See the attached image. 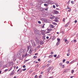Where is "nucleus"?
Listing matches in <instances>:
<instances>
[{"instance_id": "obj_3", "label": "nucleus", "mask_w": 78, "mask_h": 78, "mask_svg": "<svg viewBox=\"0 0 78 78\" xmlns=\"http://www.w3.org/2000/svg\"><path fill=\"white\" fill-rule=\"evenodd\" d=\"M60 41H61V40L60 39H57L58 42H57L56 44L57 46H58V45L60 44Z\"/></svg>"}, {"instance_id": "obj_37", "label": "nucleus", "mask_w": 78, "mask_h": 78, "mask_svg": "<svg viewBox=\"0 0 78 78\" xmlns=\"http://www.w3.org/2000/svg\"><path fill=\"white\" fill-rule=\"evenodd\" d=\"M54 57H55V58H56V56H57V55H54Z\"/></svg>"}, {"instance_id": "obj_12", "label": "nucleus", "mask_w": 78, "mask_h": 78, "mask_svg": "<svg viewBox=\"0 0 78 78\" xmlns=\"http://www.w3.org/2000/svg\"><path fill=\"white\" fill-rule=\"evenodd\" d=\"M2 66V61H0V68H1Z\"/></svg>"}, {"instance_id": "obj_58", "label": "nucleus", "mask_w": 78, "mask_h": 78, "mask_svg": "<svg viewBox=\"0 0 78 78\" xmlns=\"http://www.w3.org/2000/svg\"><path fill=\"white\" fill-rule=\"evenodd\" d=\"M51 55H53V51H52L51 53Z\"/></svg>"}, {"instance_id": "obj_27", "label": "nucleus", "mask_w": 78, "mask_h": 78, "mask_svg": "<svg viewBox=\"0 0 78 78\" xmlns=\"http://www.w3.org/2000/svg\"><path fill=\"white\" fill-rule=\"evenodd\" d=\"M70 0H69L67 3V4L69 5L70 3Z\"/></svg>"}, {"instance_id": "obj_45", "label": "nucleus", "mask_w": 78, "mask_h": 78, "mask_svg": "<svg viewBox=\"0 0 78 78\" xmlns=\"http://www.w3.org/2000/svg\"><path fill=\"white\" fill-rule=\"evenodd\" d=\"M41 76H42V75H41L39 76V78H41Z\"/></svg>"}, {"instance_id": "obj_21", "label": "nucleus", "mask_w": 78, "mask_h": 78, "mask_svg": "<svg viewBox=\"0 0 78 78\" xmlns=\"http://www.w3.org/2000/svg\"><path fill=\"white\" fill-rule=\"evenodd\" d=\"M41 47V45H38L37 47V48H39Z\"/></svg>"}, {"instance_id": "obj_23", "label": "nucleus", "mask_w": 78, "mask_h": 78, "mask_svg": "<svg viewBox=\"0 0 78 78\" xmlns=\"http://www.w3.org/2000/svg\"><path fill=\"white\" fill-rule=\"evenodd\" d=\"M53 56L52 55H51L48 56V58H51L53 57Z\"/></svg>"}, {"instance_id": "obj_43", "label": "nucleus", "mask_w": 78, "mask_h": 78, "mask_svg": "<svg viewBox=\"0 0 78 78\" xmlns=\"http://www.w3.org/2000/svg\"><path fill=\"white\" fill-rule=\"evenodd\" d=\"M43 39H45V36H43Z\"/></svg>"}, {"instance_id": "obj_16", "label": "nucleus", "mask_w": 78, "mask_h": 78, "mask_svg": "<svg viewBox=\"0 0 78 78\" xmlns=\"http://www.w3.org/2000/svg\"><path fill=\"white\" fill-rule=\"evenodd\" d=\"M47 31H53V29L50 28L48 29H47Z\"/></svg>"}, {"instance_id": "obj_44", "label": "nucleus", "mask_w": 78, "mask_h": 78, "mask_svg": "<svg viewBox=\"0 0 78 78\" xmlns=\"http://www.w3.org/2000/svg\"><path fill=\"white\" fill-rule=\"evenodd\" d=\"M68 51L70 52V48H69L68 50Z\"/></svg>"}, {"instance_id": "obj_25", "label": "nucleus", "mask_w": 78, "mask_h": 78, "mask_svg": "<svg viewBox=\"0 0 78 78\" xmlns=\"http://www.w3.org/2000/svg\"><path fill=\"white\" fill-rule=\"evenodd\" d=\"M54 21H55V22H58V20H57V19H55L54 20Z\"/></svg>"}, {"instance_id": "obj_1", "label": "nucleus", "mask_w": 78, "mask_h": 78, "mask_svg": "<svg viewBox=\"0 0 78 78\" xmlns=\"http://www.w3.org/2000/svg\"><path fill=\"white\" fill-rule=\"evenodd\" d=\"M14 73H15V71H14V69L10 73V76L13 75L14 74Z\"/></svg>"}, {"instance_id": "obj_63", "label": "nucleus", "mask_w": 78, "mask_h": 78, "mask_svg": "<svg viewBox=\"0 0 78 78\" xmlns=\"http://www.w3.org/2000/svg\"><path fill=\"white\" fill-rule=\"evenodd\" d=\"M49 78H53V76H51L49 77Z\"/></svg>"}, {"instance_id": "obj_35", "label": "nucleus", "mask_w": 78, "mask_h": 78, "mask_svg": "<svg viewBox=\"0 0 78 78\" xmlns=\"http://www.w3.org/2000/svg\"><path fill=\"white\" fill-rule=\"evenodd\" d=\"M50 66V64L48 63L47 65V67H49Z\"/></svg>"}, {"instance_id": "obj_15", "label": "nucleus", "mask_w": 78, "mask_h": 78, "mask_svg": "<svg viewBox=\"0 0 78 78\" xmlns=\"http://www.w3.org/2000/svg\"><path fill=\"white\" fill-rule=\"evenodd\" d=\"M55 16H53L52 17H50V19H51L52 20H53V19H54V18H55Z\"/></svg>"}, {"instance_id": "obj_38", "label": "nucleus", "mask_w": 78, "mask_h": 78, "mask_svg": "<svg viewBox=\"0 0 78 78\" xmlns=\"http://www.w3.org/2000/svg\"><path fill=\"white\" fill-rule=\"evenodd\" d=\"M56 5V6L57 7H58V6H59V5L57 4H55Z\"/></svg>"}, {"instance_id": "obj_22", "label": "nucleus", "mask_w": 78, "mask_h": 78, "mask_svg": "<svg viewBox=\"0 0 78 78\" xmlns=\"http://www.w3.org/2000/svg\"><path fill=\"white\" fill-rule=\"evenodd\" d=\"M74 62H75V61H72V62H71L70 63V64H73V63H74Z\"/></svg>"}, {"instance_id": "obj_52", "label": "nucleus", "mask_w": 78, "mask_h": 78, "mask_svg": "<svg viewBox=\"0 0 78 78\" xmlns=\"http://www.w3.org/2000/svg\"><path fill=\"white\" fill-rule=\"evenodd\" d=\"M22 56L23 58H25V55H22Z\"/></svg>"}, {"instance_id": "obj_53", "label": "nucleus", "mask_w": 78, "mask_h": 78, "mask_svg": "<svg viewBox=\"0 0 78 78\" xmlns=\"http://www.w3.org/2000/svg\"><path fill=\"white\" fill-rule=\"evenodd\" d=\"M26 70H27V69L26 68H25L23 70V71H25Z\"/></svg>"}, {"instance_id": "obj_11", "label": "nucleus", "mask_w": 78, "mask_h": 78, "mask_svg": "<svg viewBox=\"0 0 78 78\" xmlns=\"http://www.w3.org/2000/svg\"><path fill=\"white\" fill-rule=\"evenodd\" d=\"M54 13L55 14H58L59 13V12L57 11H54Z\"/></svg>"}, {"instance_id": "obj_61", "label": "nucleus", "mask_w": 78, "mask_h": 78, "mask_svg": "<svg viewBox=\"0 0 78 78\" xmlns=\"http://www.w3.org/2000/svg\"><path fill=\"white\" fill-rule=\"evenodd\" d=\"M76 40H73L74 42H76Z\"/></svg>"}, {"instance_id": "obj_57", "label": "nucleus", "mask_w": 78, "mask_h": 78, "mask_svg": "<svg viewBox=\"0 0 78 78\" xmlns=\"http://www.w3.org/2000/svg\"><path fill=\"white\" fill-rule=\"evenodd\" d=\"M67 56H69V54L67 53Z\"/></svg>"}, {"instance_id": "obj_42", "label": "nucleus", "mask_w": 78, "mask_h": 78, "mask_svg": "<svg viewBox=\"0 0 78 78\" xmlns=\"http://www.w3.org/2000/svg\"><path fill=\"white\" fill-rule=\"evenodd\" d=\"M45 11H48V8H47L46 9H45Z\"/></svg>"}, {"instance_id": "obj_46", "label": "nucleus", "mask_w": 78, "mask_h": 78, "mask_svg": "<svg viewBox=\"0 0 78 78\" xmlns=\"http://www.w3.org/2000/svg\"><path fill=\"white\" fill-rule=\"evenodd\" d=\"M37 77V75H36L34 76V78H36Z\"/></svg>"}, {"instance_id": "obj_9", "label": "nucleus", "mask_w": 78, "mask_h": 78, "mask_svg": "<svg viewBox=\"0 0 78 78\" xmlns=\"http://www.w3.org/2000/svg\"><path fill=\"white\" fill-rule=\"evenodd\" d=\"M67 71H68V69H66L63 72V73H67Z\"/></svg>"}, {"instance_id": "obj_31", "label": "nucleus", "mask_w": 78, "mask_h": 78, "mask_svg": "<svg viewBox=\"0 0 78 78\" xmlns=\"http://www.w3.org/2000/svg\"><path fill=\"white\" fill-rule=\"evenodd\" d=\"M74 73V70H73L71 71V73Z\"/></svg>"}, {"instance_id": "obj_4", "label": "nucleus", "mask_w": 78, "mask_h": 78, "mask_svg": "<svg viewBox=\"0 0 78 78\" xmlns=\"http://www.w3.org/2000/svg\"><path fill=\"white\" fill-rule=\"evenodd\" d=\"M41 32L42 35L45 34V30H41Z\"/></svg>"}, {"instance_id": "obj_62", "label": "nucleus", "mask_w": 78, "mask_h": 78, "mask_svg": "<svg viewBox=\"0 0 78 78\" xmlns=\"http://www.w3.org/2000/svg\"><path fill=\"white\" fill-rule=\"evenodd\" d=\"M73 2H74L73 1H71V3H73Z\"/></svg>"}, {"instance_id": "obj_36", "label": "nucleus", "mask_w": 78, "mask_h": 78, "mask_svg": "<svg viewBox=\"0 0 78 78\" xmlns=\"http://www.w3.org/2000/svg\"><path fill=\"white\" fill-rule=\"evenodd\" d=\"M20 70V68L17 71V72H18Z\"/></svg>"}, {"instance_id": "obj_28", "label": "nucleus", "mask_w": 78, "mask_h": 78, "mask_svg": "<svg viewBox=\"0 0 78 78\" xmlns=\"http://www.w3.org/2000/svg\"><path fill=\"white\" fill-rule=\"evenodd\" d=\"M8 69H7L5 70L4 71V72H7V71H8Z\"/></svg>"}, {"instance_id": "obj_8", "label": "nucleus", "mask_w": 78, "mask_h": 78, "mask_svg": "<svg viewBox=\"0 0 78 78\" xmlns=\"http://www.w3.org/2000/svg\"><path fill=\"white\" fill-rule=\"evenodd\" d=\"M50 27L51 28H54V27H55V26H53V25L52 24L50 25Z\"/></svg>"}, {"instance_id": "obj_26", "label": "nucleus", "mask_w": 78, "mask_h": 78, "mask_svg": "<svg viewBox=\"0 0 78 78\" xmlns=\"http://www.w3.org/2000/svg\"><path fill=\"white\" fill-rule=\"evenodd\" d=\"M37 58V56H34L33 57V58L34 59H35L36 58Z\"/></svg>"}, {"instance_id": "obj_34", "label": "nucleus", "mask_w": 78, "mask_h": 78, "mask_svg": "<svg viewBox=\"0 0 78 78\" xmlns=\"http://www.w3.org/2000/svg\"><path fill=\"white\" fill-rule=\"evenodd\" d=\"M44 6H48V5H47V4H44Z\"/></svg>"}, {"instance_id": "obj_50", "label": "nucleus", "mask_w": 78, "mask_h": 78, "mask_svg": "<svg viewBox=\"0 0 78 78\" xmlns=\"http://www.w3.org/2000/svg\"><path fill=\"white\" fill-rule=\"evenodd\" d=\"M67 8L68 9H70V8H69V6H67Z\"/></svg>"}, {"instance_id": "obj_7", "label": "nucleus", "mask_w": 78, "mask_h": 78, "mask_svg": "<svg viewBox=\"0 0 78 78\" xmlns=\"http://www.w3.org/2000/svg\"><path fill=\"white\" fill-rule=\"evenodd\" d=\"M35 41L37 44H39V39H36Z\"/></svg>"}, {"instance_id": "obj_29", "label": "nucleus", "mask_w": 78, "mask_h": 78, "mask_svg": "<svg viewBox=\"0 0 78 78\" xmlns=\"http://www.w3.org/2000/svg\"><path fill=\"white\" fill-rule=\"evenodd\" d=\"M60 56L59 55H58L56 57V59H58V58Z\"/></svg>"}, {"instance_id": "obj_56", "label": "nucleus", "mask_w": 78, "mask_h": 78, "mask_svg": "<svg viewBox=\"0 0 78 78\" xmlns=\"http://www.w3.org/2000/svg\"><path fill=\"white\" fill-rule=\"evenodd\" d=\"M53 8H55V5H53Z\"/></svg>"}, {"instance_id": "obj_13", "label": "nucleus", "mask_w": 78, "mask_h": 78, "mask_svg": "<svg viewBox=\"0 0 78 78\" xmlns=\"http://www.w3.org/2000/svg\"><path fill=\"white\" fill-rule=\"evenodd\" d=\"M29 53L30 54H31V53H32V50H31V49H30V50L29 51Z\"/></svg>"}, {"instance_id": "obj_14", "label": "nucleus", "mask_w": 78, "mask_h": 78, "mask_svg": "<svg viewBox=\"0 0 78 78\" xmlns=\"http://www.w3.org/2000/svg\"><path fill=\"white\" fill-rule=\"evenodd\" d=\"M7 67V65H5L3 66L2 68L3 69H5V68L6 67Z\"/></svg>"}, {"instance_id": "obj_47", "label": "nucleus", "mask_w": 78, "mask_h": 78, "mask_svg": "<svg viewBox=\"0 0 78 78\" xmlns=\"http://www.w3.org/2000/svg\"><path fill=\"white\" fill-rule=\"evenodd\" d=\"M66 64H69V61H67L66 62Z\"/></svg>"}, {"instance_id": "obj_30", "label": "nucleus", "mask_w": 78, "mask_h": 78, "mask_svg": "<svg viewBox=\"0 0 78 78\" xmlns=\"http://www.w3.org/2000/svg\"><path fill=\"white\" fill-rule=\"evenodd\" d=\"M59 65L60 66H62V63H60L59 64Z\"/></svg>"}, {"instance_id": "obj_41", "label": "nucleus", "mask_w": 78, "mask_h": 78, "mask_svg": "<svg viewBox=\"0 0 78 78\" xmlns=\"http://www.w3.org/2000/svg\"><path fill=\"white\" fill-rule=\"evenodd\" d=\"M38 66H39V65L38 64H37L36 65V68H38Z\"/></svg>"}, {"instance_id": "obj_40", "label": "nucleus", "mask_w": 78, "mask_h": 78, "mask_svg": "<svg viewBox=\"0 0 78 78\" xmlns=\"http://www.w3.org/2000/svg\"><path fill=\"white\" fill-rule=\"evenodd\" d=\"M23 68H25V67H26V66H25V65H24L23 66Z\"/></svg>"}, {"instance_id": "obj_32", "label": "nucleus", "mask_w": 78, "mask_h": 78, "mask_svg": "<svg viewBox=\"0 0 78 78\" xmlns=\"http://www.w3.org/2000/svg\"><path fill=\"white\" fill-rule=\"evenodd\" d=\"M53 25H57V23H53Z\"/></svg>"}, {"instance_id": "obj_17", "label": "nucleus", "mask_w": 78, "mask_h": 78, "mask_svg": "<svg viewBox=\"0 0 78 78\" xmlns=\"http://www.w3.org/2000/svg\"><path fill=\"white\" fill-rule=\"evenodd\" d=\"M22 71H23V69H21L20 70V72H18V73L19 74H20V73H21V72H22Z\"/></svg>"}, {"instance_id": "obj_39", "label": "nucleus", "mask_w": 78, "mask_h": 78, "mask_svg": "<svg viewBox=\"0 0 78 78\" xmlns=\"http://www.w3.org/2000/svg\"><path fill=\"white\" fill-rule=\"evenodd\" d=\"M38 23H39V24H41V21H38Z\"/></svg>"}, {"instance_id": "obj_2", "label": "nucleus", "mask_w": 78, "mask_h": 78, "mask_svg": "<svg viewBox=\"0 0 78 78\" xmlns=\"http://www.w3.org/2000/svg\"><path fill=\"white\" fill-rule=\"evenodd\" d=\"M13 62H10L9 63V65H8V66H13Z\"/></svg>"}, {"instance_id": "obj_24", "label": "nucleus", "mask_w": 78, "mask_h": 78, "mask_svg": "<svg viewBox=\"0 0 78 78\" xmlns=\"http://www.w3.org/2000/svg\"><path fill=\"white\" fill-rule=\"evenodd\" d=\"M69 23H67V24L66 25H65V27H68V26L69 25Z\"/></svg>"}, {"instance_id": "obj_60", "label": "nucleus", "mask_w": 78, "mask_h": 78, "mask_svg": "<svg viewBox=\"0 0 78 78\" xmlns=\"http://www.w3.org/2000/svg\"><path fill=\"white\" fill-rule=\"evenodd\" d=\"M43 73H44V72L42 71L41 72L40 74H43Z\"/></svg>"}, {"instance_id": "obj_20", "label": "nucleus", "mask_w": 78, "mask_h": 78, "mask_svg": "<svg viewBox=\"0 0 78 78\" xmlns=\"http://www.w3.org/2000/svg\"><path fill=\"white\" fill-rule=\"evenodd\" d=\"M37 34H38V35H41V32H38L37 33Z\"/></svg>"}, {"instance_id": "obj_64", "label": "nucleus", "mask_w": 78, "mask_h": 78, "mask_svg": "<svg viewBox=\"0 0 78 78\" xmlns=\"http://www.w3.org/2000/svg\"><path fill=\"white\" fill-rule=\"evenodd\" d=\"M74 76H71L70 78H73V77Z\"/></svg>"}, {"instance_id": "obj_55", "label": "nucleus", "mask_w": 78, "mask_h": 78, "mask_svg": "<svg viewBox=\"0 0 78 78\" xmlns=\"http://www.w3.org/2000/svg\"><path fill=\"white\" fill-rule=\"evenodd\" d=\"M77 20H75V21H74L75 23H76L77 22Z\"/></svg>"}, {"instance_id": "obj_33", "label": "nucleus", "mask_w": 78, "mask_h": 78, "mask_svg": "<svg viewBox=\"0 0 78 78\" xmlns=\"http://www.w3.org/2000/svg\"><path fill=\"white\" fill-rule=\"evenodd\" d=\"M66 61V59H63V62H65Z\"/></svg>"}, {"instance_id": "obj_59", "label": "nucleus", "mask_w": 78, "mask_h": 78, "mask_svg": "<svg viewBox=\"0 0 78 78\" xmlns=\"http://www.w3.org/2000/svg\"><path fill=\"white\" fill-rule=\"evenodd\" d=\"M46 38L47 39H48L49 38V37L48 36H47L46 37Z\"/></svg>"}, {"instance_id": "obj_51", "label": "nucleus", "mask_w": 78, "mask_h": 78, "mask_svg": "<svg viewBox=\"0 0 78 78\" xmlns=\"http://www.w3.org/2000/svg\"><path fill=\"white\" fill-rule=\"evenodd\" d=\"M38 61H41V59L40 58H38Z\"/></svg>"}, {"instance_id": "obj_19", "label": "nucleus", "mask_w": 78, "mask_h": 78, "mask_svg": "<svg viewBox=\"0 0 78 78\" xmlns=\"http://www.w3.org/2000/svg\"><path fill=\"white\" fill-rule=\"evenodd\" d=\"M12 67H13V66H11V68H10V69L8 71V72H9V71H10V70H12Z\"/></svg>"}, {"instance_id": "obj_48", "label": "nucleus", "mask_w": 78, "mask_h": 78, "mask_svg": "<svg viewBox=\"0 0 78 78\" xmlns=\"http://www.w3.org/2000/svg\"><path fill=\"white\" fill-rule=\"evenodd\" d=\"M69 41H67L66 44H69Z\"/></svg>"}, {"instance_id": "obj_18", "label": "nucleus", "mask_w": 78, "mask_h": 78, "mask_svg": "<svg viewBox=\"0 0 78 78\" xmlns=\"http://www.w3.org/2000/svg\"><path fill=\"white\" fill-rule=\"evenodd\" d=\"M14 61H15L16 60V57H14L13 58V59Z\"/></svg>"}, {"instance_id": "obj_54", "label": "nucleus", "mask_w": 78, "mask_h": 78, "mask_svg": "<svg viewBox=\"0 0 78 78\" xmlns=\"http://www.w3.org/2000/svg\"><path fill=\"white\" fill-rule=\"evenodd\" d=\"M64 67H65V66H64V65H63L62 67V69H64Z\"/></svg>"}, {"instance_id": "obj_5", "label": "nucleus", "mask_w": 78, "mask_h": 78, "mask_svg": "<svg viewBox=\"0 0 78 78\" xmlns=\"http://www.w3.org/2000/svg\"><path fill=\"white\" fill-rule=\"evenodd\" d=\"M52 69V70H53V67H51V66H49V68H48V70H51V69Z\"/></svg>"}, {"instance_id": "obj_10", "label": "nucleus", "mask_w": 78, "mask_h": 78, "mask_svg": "<svg viewBox=\"0 0 78 78\" xmlns=\"http://www.w3.org/2000/svg\"><path fill=\"white\" fill-rule=\"evenodd\" d=\"M44 22H48V20L46 19H44Z\"/></svg>"}, {"instance_id": "obj_6", "label": "nucleus", "mask_w": 78, "mask_h": 78, "mask_svg": "<svg viewBox=\"0 0 78 78\" xmlns=\"http://www.w3.org/2000/svg\"><path fill=\"white\" fill-rule=\"evenodd\" d=\"M44 44V41H40V45H42L43 44Z\"/></svg>"}, {"instance_id": "obj_49", "label": "nucleus", "mask_w": 78, "mask_h": 78, "mask_svg": "<svg viewBox=\"0 0 78 78\" xmlns=\"http://www.w3.org/2000/svg\"><path fill=\"white\" fill-rule=\"evenodd\" d=\"M27 54H26L24 55V56H25V57H26V56H27Z\"/></svg>"}]
</instances>
